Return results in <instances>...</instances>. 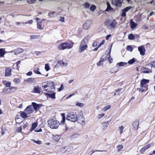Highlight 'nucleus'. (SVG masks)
Returning a JSON list of instances; mask_svg holds the SVG:
<instances>
[{
  "label": "nucleus",
  "instance_id": "42",
  "mask_svg": "<svg viewBox=\"0 0 155 155\" xmlns=\"http://www.w3.org/2000/svg\"><path fill=\"white\" fill-rule=\"evenodd\" d=\"M62 120L61 121V124H63L65 122V118L64 116V114H62Z\"/></svg>",
  "mask_w": 155,
  "mask_h": 155
},
{
  "label": "nucleus",
  "instance_id": "44",
  "mask_svg": "<svg viewBox=\"0 0 155 155\" xmlns=\"http://www.w3.org/2000/svg\"><path fill=\"white\" fill-rule=\"evenodd\" d=\"M76 105L80 107H82L84 106V104L83 103L78 102L76 104Z\"/></svg>",
  "mask_w": 155,
  "mask_h": 155
},
{
  "label": "nucleus",
  "instance_id": "51",
  "mask_svg": "<svg viewBox=\"0 0 155 155\" xmlns=\"http://www.w3.org/2000/svg\"><path fill=\"white\" fill-rule=\"evenodd\" d=\"M110 120L109 121H108L107 122H105L104 123V126H105L106 127H107L109 125L110 122Z\"/></svg>",
  "mask_w": 155,
  "mask_h": 155
},
{
  "label": "nucleus",
  "instance_id": "12",
  "mask_svg": "<svg viewBox=\"0 0 155 155\" xmlns=\"http://www.w3.org/2000/svg\"><path fill=\"white\" fill-rule=\"evenodd\" d=\"M11 68H6L5 74V77H10L11 75Z\"/></svg>",
  "mask_w": 155,
  "mask_h": 155
},
{
  "label": "nucleus",
  "instance_id": "13",
  "mask_svg": "<svg viewBox=\"0 0 155 155\" xmlns=\"http://www.w3.org/2000/svg\"><path fill=\"white\" fill-rule=\"evenodd\" d=\"M32 104L34 110H35L36 111L39 110L41 106V105L38 104L35 102H32Z\"/></svg>",
  "mask_w": 155,
  "mask_h": 155
},
{
  "label": "nucleus",
  "instance_id": "57",
  "mask_svg": "<svg viewBox=\"0 0 155 155\" xmlns=\"http://www.w3.org/2000/svg\"><path fill=\"white\" fill-rule=\"evenodd\" d=\"M148 29V27L146 25H144L142 26V29L143 30H147Z\"/></svg>",
  "mask_w": 155,
  "mask_h": 155
},
{
  "label": "nucleus",
  "instance_id": "37",
  "mask_svg": "<svg viewBox=\"0 0 155 155\" xmlns=\"http://www.w3.org/2000/svg\"><path fill=\"white\" fill-rule=\"evenodd\" d=\"M54 140L55 141H58L60 139V137L58 135H55L53 138Z\"/></svg>",
  "mask_w": 155,
  "mask_h": 155
},
{
  "label": "nucleus",
  "instance_id": "10",
  "mask_svg": "<svg viewBox=\"0 0 155 155\" xmlns=\"http://www.w3.org/2000/svg\"><path fill=\"white\" fill-rule=\"evenodd\" d=\"M138 50L141 55L143 56L145 54V49L143 46L139 47Z\"/></svg>",
  "mask_w": 155,
  "mask_h": 155
},
{
  "label": "nucleus",
  "instance_id": "48",
  "mask_svg": "<svg viewBox=\"0 0 155 155\" xmlns=\"http://www.w3.org/2000/svg\"><path fill=\"white\" fill-rule=\"evenodd\" d=\"M119 129L120 132V134H121L123 132V130L124 129V127L123 126H121L119 127Z\"/></svg>",
  "mask_w": 155,
  "mask_h": 155
},
{
  "label": "nucleus",
  "instance_id": "64",
  "mask_svg": "<svg viewBox=\"0 0 155 155\" xmlns=\"http://www.w3.org/2000/svg\"><path fill=\"white\" fill-rule=\"evenodd\" d=\"M31 39H34L37 38V36L36 35H31Z\"/></svg>",
  "mask_w": 155,
  "mask_h": 155
},
{
  "label": "nucleus",
  "instance_id": "7",
  "mask_svg": "<svg viewBox=\"0 0 155 155\" xmlns=\"http://www.w3.org/2000/svg\"><path fill=\"white\" fill-rule=\"evenodd\" d=\"M123 2V0H112V4L116 7H119L121 6Z\"/></svg>",
  "mask_w": 155,
  "mask_h": 155
},
{
  "label": "nucleus",
  "instance_id": "46",
  "mask_svg": "<svg viewBox=\"0 0 155 155\" xmlns=\"http://www.w3.org/2000/svg\"><path fill=\"white\" fill-rule=\"evenodd\" d=\"M135 61V60L134 58H133L131 60H130L128 61V63L130 64H132Z\"/></svg>",
  "mask_w": 155,
  "mask_h": 155
},
{
  "label": "nucleus",
  "instance_id": "4",
  "mask_svg": "<svg viewBox=\"0 0 155 155\" xmlns=\"http://www.w3.org/2000/svg\"><path fill=\"white\" fill-rule=\"evenodd\" d=\"M49 127L52 129H56L59 125V122L53 119H50L48 121Z\"/></svg>",
  "mask_w": 155,
  "mask_h": 155
},
{
  "label": "nucleus",
  "instance_id": "14",
  "mask_svg": "<svg viewBox=\"0 0 155 155\" xmlns=\"http://www.w3.org/2000/svg\"><path fill=\"white\" fill-rule=\"evenodd\" d=\"M131 8V6H129L124 8L122 11V12L121 14V16H125L126 15V13Z\"/></svg>",
  "mask_w": 155,
  "mask_h": 155
},
{
  "label": "nucleus",
  "instance_id": "38",
  "mask_svg": "<svg viewBox=\"0 0 155 155\" xmlns=\"http://www.w3.org/2000/svg\"><path fill=\"white\" fill-rule=\"evenodd\" d=\"M39 69L38 68H35L34 69V72L36 74H41L40 71H39Z\"/></svg>",
  "mask_w": 155,
  "mask_h": 155
},
{
  "label": "nucleus",
  "instance_id": "49",
  "mask_svg": "<svg viewBox=\"0 0 155 155\" xmlns=\"http://www.w3.org/2000/svg\"><path fill=\"white\" fill-rule=\"evenodd\" d=\"M127 50H128V51H129L130 52H132L133 50L132 47L130 45H128L127 46Z\"/></svg>",
  "mask_w": 155,
  "mask_h": 155
},
{
  "label": "nucleus",
  "instance_id": "62",
  "mask_svg": "<svg viewBox=\"0 0 155 155\" xmlns=\"http://www.w3.org/2000/svg\"><path fill=\"white\" fill-rule=\"evenodd\" d=\"M63 87V84H61V87L60 88H58V90L59 91H61L64 88Z\"/></svg>",
  "mask_w": 155,
  "mask_h": 155
},
{
  "label": "nucleus",
  "instance_id": "34",
  "mask_svg": "<svg viewBox=\"0 0 155 155\" xmlns=\"http://www.w3.org/2000/svg\"><path fill=\"white\" fill-rule=\"evenodd\" d=\"M10 90L9 88H5L3 89V92L4 93L8 94L10 93Z\"/></svg>",
  "mask_w": 155,
  "mask_h": 155
},
{
  "label": "nucleus",
  "instance_id": "41",
  "mask_svg": "<svg viewBox=\"0 0 155 155\" xmlns=\"http://www.w3.org/2000/svg\"><path fill=\"white\" fill-rule=\"evenodd\" d=\"M111 107V106L110 105H108L107 106L105 107L103 109L102 111H105L110 109Z\"/></svg>",
  "mask_w": 155,
  "mask_h": 155
},
{
  "label": "nucleus",
  "instance_id": "40",
  "mask_svg": "<svg viewBox=\"0 0 155 155\" xmlns=\"http://www.w3.org/2000/svg\"><path fill=\"white\" fill-rule=\"evenodd\" d=\"M127 64V63L123 62H120L117 64V65L118 64L120 67L124 66V65H126Z\"/></svg>",
  "mask_w": 155,
  "mask_h": 155
},
{
  "label": "nucleus",
  "instance_id": "33",
  "mask_svg": "<svg viewBox=\"0 0 155 155\" xmlns=\"http://www.w3.org/2000/svg\"><path fill=\"white\" fill-rule=\"evenodd\" d=\"M47 94L49 96V97L52 99H54L55 98V93H53L52 94L48 93Z\"/></svg>",
  "mask_w": 155,
  "mask_h": 155
},
{
  "label": "nucleus",
  "instance_id": "5",
  "mask_svg": "<svg viewBox=\"0 0 155 155\" xmlns=\"http://www.w3.org/2000/svg\"><path fill=\"white\" fill-rule=\"evenodd\" d=\"M77 116L75 112H70L67 116V120L72 122H75L77 120Z\"/></svg>",
  "mask_w": 155,
  "mask_h": 155
},
{
  "label": "nucleus",
  "instance_id": "26",
  "mask_svg": "<svg viewBox=\"0 0 155 155\" xmlns=\"http://www.w3.org/2000/svg\"><path fill=\"white\" fill-rule=\"evenodd\" d=\"M139 123L137 122H135L133 123V126L134 127L133 129L135 130L138 128Z\"/></svg>",
  "mask_w": 155,
  "mask_h": 155
},
{
  "label": "nucleus",
  "instance_id": "60",
  "mask_svg": "<svg viewBox=\"0 0 155 155\" xmlns=\"http://www.w3.org/2000/svg\"><path fill=\"white\" fill-rule=\"evenodd\" d=\"M150 64L152 67L155 68V61H153L151 62L150 63Z\"/></svg>",
  "mask_w": 155,
  "mask_h": 155
},
{
  "label": "nucleus",
  "instance_id": "6",
  "mask_svg": "<svg viewBox=\"0 0 155 155\" xmlns=\"http://www.w3.org/2000/svg\"><path fill=\"white\" fill-rule=\"evenodd\" d=\"M77 121L78 123L82 125L85 124V118L82 114L79 115L77 117Z\"/></svg>",
  "mask_w": 155,
  "mask_h": 155
},
{
  "label": "nucleus",
  "instance_id": "3",
  "mask_svg": "<svg viewBox=\"0 0 155 155\" xmlns=\"http://www.w3.org/2000/svg\"><path fill=\"white\" fill-rule=\"evenodd\" d=\"M74 43H70L68 42H65L60 44L58 46V48L60 50H63L66 49H69L72 48Z\"/></svg>",
  "mask_w": 155,
  "mask_h": 155
},
{
  "label": "nucleus",
  "instance_id": "31",
  "mask_svg": "<svg viewBox=\"0 0 155 155\" xmlns=\"http://www.w3.org/2000/svg\"><path fill=\"white\" fill-rule=\"evenodd\" d=\"M111 51V49L110 50V51L108 52L107 56V58H108L109 59V61L110 63H111L112 62V59L111 58H110V52Z\"/></svg>",
  "mask_w": 155,
  "mask_h": 155
},
{
  "label": "nucleus",
  "instance_id": "27",
  "mask_svg": "<svg viewBox=\"0 0 155 155\" xmlns=\"http://www.w3.org/2000/svg\"><path fill=\"white\" fill-rule=\"evenodd\" d=\"M27 113L25 112H21L20 114L21 116L23 118H26L27 117Z\"/></svg>",
  "mask_w": 155,
  "mask_h": 155
},
{
  "label": "nucleus",
  "instance_id": "55",
  "mask_svg": "<svg viewBox=\"0 0 155 155\" xmlns=\"http://www.w3.org/2000/svg\"><path fill=\"white\" fill-rule=\"evenodd\" d=\"M98 42L97 41L94 42L92 44V46L93 47H96L97 46Z\"/></svg>",
  "mask_w": 155,
  "mask_h": 155
},
{
  "label": "nucleus",
  "instance_id": "43",
  "mask_svg": "<svg viewBox=\"0 0 155 155\" xmlns=\"http://www.w3.org/2000/svg\"><path fill=\"white\" fill-rule=\"evenodd\" d=\"M118 70L117 69L115 68H114L111 69L110 71V72L111 73H116L117 71Z\"/></svg>",
  "mask_w": 155,
  "mask_h": 155
},
{
  "label": "nucleus",
  "instance_id": "32",
  "mask_svg": "<svg viewBox=\"0 0 155 155\" xmlns=\"http://www.w3.org/2000/svg\"><path fill=\"white\" fill-rule=\"evenodd\" d=\"M148 87L147 86H144L143 87H141L140 88L137 89V90H139V91L142 92L144 91H147V90Z\"/></svg>",
  "mask_w": 155,
  "mask_h": 155
},
{
  "label": "nucleus",
  "instance_id": "59",
  "mask_svg": "<svg viewBox=\"0 0 155 155\" xmlns=\"http://www.w3.org/2000/svg\"><path fill=\"white\" fill-rule=\"evenodd\" d=\"M64 18L63 17H61L60 19H59V21L62 22H64Z\"/></svg>",
  "mask_w": 155,
  "mask_h": 155
},
{
  "label": "nucleus",
  "instance_id": "22",
  "mask_svg": "<svg viewBox=\"0 0 155 155\" xmlns=\"http://www.w3.org/2000/svg\"><path fill=\"white\" fill-rule=\"evenodd\" d=\"M58 63L62 67H66L67 65V63L61 61H59Z\"/></svg>",
  "mask_w": 155,
  "mask_h": 155
},
{
  "label": "nucleus",
  "instance_id": "24",
  "mask_svg": "<svg viewBox=\"0 0 155 155\" xmlns=\"http://www.w3.org/2000/svg\"><path fill=\"white\" fill-rule=\"evenodd\" d=\"M142 72L144 73H149L150 72H151V71L149 69L144 68L142 69Z\"/></svg>",
  "mask_w": 155,
  "mask_h": 155
},
{
  "label": "nucleus",
  "instance_id": "29",
  "mask_svg": "<svg viewBox=\"0 0 155 155\" xmlns=\"http://www.w3.org/2000/svg\"><path fill=\"white\" fill-rule=\"evenodd\" d=\"M107 8L106 10V11L108 12L111 10L112 9V8L111 7L109 3L108 2H107Z\"/></svg>",
  "mask_w": 155,
  "mask_h": 155
},
{
  "label": "nucleus",
  "instance_id": "36",
  "mask_svg": "<svg viewBox=\"0 0 155 155\" xmlns=\"http://www.w3.org/2000/svg\"><path fill=\"white\" fill-rule=\"evenodd\" d=\"M135 38L134 35L132 34H130L128 35V38L130 40H133Z\"/></svg>",
  "mask_w": 155,
  "mask_h": 155
},
{
  "label": "nucleus",
  "instance_id": "25",
  "mask_svg": "<svg viewBox=\"0 0 155 155\" xmlns=\"http://www.w3.org/2000/svg\"><path fill=\"white\" fill-rule=\"evenodd\" d=\"M34 80V78H28L25 80L24 82L27 83H32L33 82Z\"/></svg>",
  "mask_w": 155,
  "mask_h": 155
},
{
  "label": "nucleus",
  "instance_id": "45",
  "mask_svg": "<svg viewBox=\"0 0 155 155\" xmlns=\"http://www.w3.org/2000/svg\"><path fill=\"white\" fill-rule=\"evenodd\" d=\"M96 7L95 5H92L90 7V9L91 11H94V10L96 9Z\"/></svg>",
  "mask_w": 155,
  "mask_h": 155
},
{
  "label": "nucleus",
  "instance_id": "47",
  "mask_svg": "<svg viewBox=\"0 0 155 155\" xmlns=\"http://www.w3.org/2000/svg\"><path fill=\"white\" fill-rule=\"evenodd\" d=\"M45 69L47 71H48L50 70V68L48 64H45Z\"/></svg>",
  "mask_w": 155,
  "mask_h": 155
},
{
  "label": "nucleus",
  "instance_id": "1",
  "mask_svg": "<svg viewBox=\"0 0 155 155\" xmlns=\"http://www.w3.org/2000/svg\"><path fill=\"white\" fill-rule=\"evenodd\" d=\"M55 85L53 82H45L42 84V87L44 91L48 92L54 91L55 89Z\"/></svg>",
  "mask_w": 155,
  "mask_h": 155
},
{
  "label": "nucleus",
  "instance_id": "56",
  "mask_svg": "<svg viewBox=\"0 0 155 155\" xmlns=\"http://www.w3.org/2000/svg\"><path fill=\"white\" fill-rule=\"evenodd\" d=\"M33 22V21L32 20H30L28 22H25L24 24H31Z\"/></svg>",
  "mask_w": 155,
  "mask_h": 155
},
{
  "label": "nucleus",
  "instance_id": "2",
  "mask_svg": "<svg viewBox=\"0 0 155 155\" xmlns=\"http://www.w3.org/2000/svg\"><path fill=\"white\" fill-rule=\"evenodd\" d=\"M88 36H86L81 42L79 50V51L80 53L82 52L87 49L88 46L87 44L88 42Z\"/></svg>",
  "mask_w": 155,
  "mask_h": 155
},
{
  "label": "nucleus",
  "instance_id": "58",
  "mask_svg": "<svg viewBox=\"0 0 155 155\" xmlns=\"http://www.w3.org/2000/svg\"><path fill=\"white\" fill-rule=\"evenodd\" d=\"M105 42V41L104 40H103L102 42H101L98 46V48H100L101 45H103L104 44Z\"/></svg>",
  "mask_w": 155,
  "mask_h": 155
},
{
  "label": "nucleus",
  "instance_id": "15",
  "mask_svg": "<svg viewBox=\"0 0 155 155\" xmlns=\"http://www.w3.org/2000/svg\"><path fill=\"white\" fill-rule=\"evenodd\" d=\"M151 147V145L150 144H148L146 146L143 147L140 150V152L142 153L144 152L146 150L149 148Z\"/></svg>",
  "mask_w": 155,
  "mask_h": 155
},
{
  "label": "nucleus",
  "instance_id": "54",
  "mask_svg": "<svg viewBox=\"0 0 155 155\" xmlns=\"http://www.w3.org/2000/svg\"><path fill=\"white\" fill-rule=\"evenodd\" d=\"M84 5L86 8H88L90 6V5L87 3H85L84 4Z\"/></svg>",
  "mask_w": 155,
  "mask_h": 155
},
{
  "label": "nucleus",
  "instance_id": "9",
  "mask_svg": "<svg viewBox=\"0 0 155 155\" xmlns=\"http://www.w3.org/2000/svg\"><path fill=\"white\" fill-rule=\"evenodd\" d=\"M92 24V22L91 21H87L83 25L84 28L85 30L88 29Z\"/></svg>",
  "mask_w": 155,
  "mask_h": 155
},
{
  "label": "nucleus",
  "instance_id": "30",
  "mask_svg": "<svg viewBox=\"0 0 155 155\" xmlns=\"http://www.w3.org/2000/svg\"><path fill=\"white\" fill-rule=\"evenodd\" d=\"M37 25V28L40 30H42L44 28V26L41 24V22H38Z\"/></svg>",
  "mask_w": 155,
  "mask_h": 155
},
{
  "label": "nucleus",
  "instance_id": "52",
  "mask_svg": "<svg viewBox=\"0 0 155 155\" xmlns=\"http://www.w3.org/2000/svg\"><path fill=\"white\" fill-rule=\"evenodd\" d=\"M22 127L20 126L17 128L16 131L18 132H21Z\"/></svg>",
  "mask_w": 155,
  "mask_h": 155
},
{
  "label": "nucleus",
  "instance_id": "20",
  "mask_svg": "<svg viewBox=\"0 0 155 155\" xmlns=\"http://www.w3.org/2000/svg\"><path fill=\"white\" fill-rule=\"evenodd\" d=\"M3 84L5 85L6 87H10L11 84V83L10 82H8L6 81H2Z\"/></svg>",
  "mask_w": 155,
  "mask_h": 155
},
{
  "label": "nucleus",
  "instance_id": "53",
  "mask_svg": "<svg viewBox=\"0 0 155 155\" xmlns=\"http://www.w3.org/2000/svg\"><path fill=\"white\" fill-rule=\"evenodd\" d=\"M36 1V0H27V2L29 4H33Z\"/></svg>",
  "mask_w": 155,
  "mask_h": 155
},
{
  "label": "nucleus",
  "instance_id": "16",
  "mask_svg": "<svg viewBox=\"0 0 155 155\" xmlns=\"http://www.w3.org/2000/svg\"><path fill=\"white\" fill-rule=\"evenodd\" d=\"M130 28L131 29L135 28L138 25V24H136L134 22L132 21V19L130 20Z\"/></svg>",
  "mask_w": 155,
  "mask_h": 155
},
{
  "label": "nucleus",
  "instance_id": "8",
  "mask_svg": "<svg viewBox=\"0 0 155 155\" xmlns=\"http://www.w3.org/2000/svg\"><path fill=\"white\" fill-rule=\"evenodd\" d=\"M34 109L32 105H30L28 106L25 110V112L28 114H30L32 113L34 111Z\"/></svg>",
  "mask_w": 155,
  "mask_h": 155
},
{
  "label": "nucleus",
  "instance_id": "11",
  "mask_svg": "<svg viewBox=\"0 0 155 155\" xmlns=\"http://www.w3.org/2000/svg\"><path fill=\"white\" fill-rule=\"evenodd\" d=\"M149 80L147 79H143L140 81V87H143L144 86H147L145 85L147 83H149Z\"/></svg>",
  "mask_w": 155,
  "mask_h": 155
},
{
  "label": "nucleus",
  "instance_id": "63",
  "mask_svg": "<svg viewBox=\"0 0 155 155\" xmlns=\"http://www.w3.org/2000/svg\"><path fill=\"white\" fill-rule=\"evenodd\" d=\"M105 115V114H99L98 116V118L99 119H101L103 117H104Z\"/></svg>",
  "mask_w": 155,
  "mask_h": 155
},
{
  "label": "nucleus",
  "instance_id": "50",
  "mask_svg": "<svg viewBox=\"0 0 155 155\" xmlns=\"http://www.w3.org/2000/svg\"><path fill=\"white\" fill-rule=\"evenodd\" d=\"M123 146L122 145H118L117 148H118V150L119 152L123 148Z\"/></svg>",
  "mask_w": 155,
  "mask_h": 155
},
{
  "label": "nucleus",
  "instance_id": "19",
  "mask_svg": "<svg viewBox=\"0 0 155 155\" xmlns=\"http://www.w3.org/2000/svg\"><path fill=\"white\" fill-rule=\"evenodd\" d=\"M23 51V49L21 48H18L17 50H15V52L14 54L15 55H17L18 54L22 53Z\"/></svg>",
  "mask_w": 155,
  "mask_h": 155
},
{
  "label": "nucleus",
  "instance_id": "39",
  "mask_svg": "<svg viewBox=\"0 0 155 155\" xmlns=\"http://www.w3.org/2000/svg\"><path fill=\"white\" fill-rule=\"evenodd\" d=\"M117 22L115 20H114L111 23L110 25L112 27L114 28L117 25Z\"/></svg>",
  "mask_w": 155,
  "mask_h": 155
},
{
  "label": "nucleus",
  "instance_id": "17",
  "mask_svg": "<svg viewBox=\"0 0 155 155\" xmlns=\"http://www.w3.org/2000/svg\"><path fill=\"white\" fill-rule=\"evenodd\" d=\"M33 92L35 93L40 94L41 92L40 89L38 86L34 87Z\"/></svg>",
  "mask_w": 155,
  "mask_h": 155
},
{
  "label": "nucleus",
  "instance_id": "35",
  "mask_svg": "<svg viewBox=\"0 0 155 155\" xmlns=\"http://www.w3.org/2000/svg\"><path fill=\"white\" fill-rule=\"evenodd\" d=\"M13 81L15 84H18L21 82L20 80L18 78H16L14 79Z\"/></svg>",
  "mask_w": 155,
  "mask_h": 155
},
{
  "label": "nucleus",
  "instance_id": "28",
  "mask_svg": "<svg viewBox=\"0 0 155 155\" xmlns=\"http://www.w3.org/2000/svg\"><path fill=\"white\" fill-rule=\"evenodd\" d=\"M104 61V59L102 58H101V59H100L99 62H98L97 63V65L98 66H102L103 65V62Z\"/></svg>",
  "mask_w": 155,
  "mask_h": 155
},
{
  "label": "nucleus",
  "instance_id": "61",
  "mask_svg": "<svg viewBox=\"0 0 155 155\" xmlns=\"http://www.w3.org/2000/svg\"><path fill=\"white\" fill-rule=\"evenodd\" d=\"M35 131L36 132H41L42 131V130L41 128H40L39 129L37 128V129L35 130Z\"/></svg>",
  "mask_w": 155,
  "mask_h": 155
},
{
  "label": "nucleus",
  "instance_id": "21",
  "mask_svg": "<svg viewBox=\"0 0 155 155\" xmlns=\"http://www.w3.org/2000/svg\"><path fill=\"white\" fill-rule=\"evenodd\" d=\"M18 89V87H12L11 86L9 87V89L10 90V93L15 92Z\"/></svg>",
  "mask_w": 155,
  "mask_h": 155
},
{
  "label": "nucleus",
  "instance_id": "23",
  "mask_svg": "<svg viewBox=\"0 0 155 155\" xmlns=\"http://www.w3.org/2000/svg\"><path fill=\"white\" fill-rule=\"evenodd\" d=\"M6 53H8L7 51L5 52L4 51V49L3 48H0V57H3L4 55Z\"/></svg>",
  "mask_w": 155,
  "mask_h": 155
},
{
  "label": "nucleus",
  "instance_id": "18",
  "mask_svg": "<svg viewBox=\"0 0 155 155\" xmlns=\"http://www.w3.org/2000/svg\"><path fill=\"white\" fill-rule=\"evenodd\" d=\"M38 125V123L37 122H35L33 123L31 125V127L30 130V132H32L36 127Z\"/></svg>",
  "mask_w": 155,
  "mask_h": 155
}]
</instances>
